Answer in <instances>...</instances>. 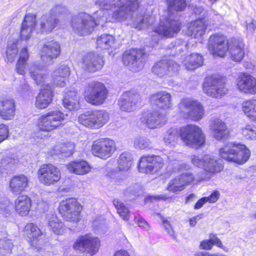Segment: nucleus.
<instances>
[{
  "label": "nucleus",
  "instance_id": "26",
  "mask_svg": "<svg viewBox=\"0 0 256 256\" xmlns=\"http://www.w3.org/2000/svg\"><path fill=\"white\" fill-rule=\"evenodd\" d=\"M204 160L205 164L204 170L207 174L206 176L202 178V180L210 179L214 174L220 172L223 168L220 160L209 155H205Z\"/></svg>",
  "mask_w": 256,
  "mask_h": 256
},
{
  "label": "nucleus",
  "instance_id": "36",
  "mask_svg": "<svg viewBox=\"0 0 256 256\" xmlns=\"http://www.w3.org/2000/svg\"><path fill=\"white\" fill-rule=\"evenodd\" d=\"M214 245L224 250L226 252H228V249L223 246L220 240L217 237L216 234H210L208 240H202L200 242V247L202 250H210Z\"/></svg>",
  "mask_w": 256,
  "mask_h": 256
},
{
  "label": "nucleus",
  "instance_id": "27",
  "mask_svg": "<svg viewBox=\"0 0 256 256\" xmlns=\"http://www.w3.org/2000/svg\"><path fill=\"white\" fill-rule=\"evenodd\" d=\"M140 121L150 128H156L166 122L164 116L158 112L143 114Z\"/></svg>",
  "mask_w": 256,
  "mask_h": 256
},
{
  "label": "nucleus",
  "instance_id": "59",
  "mask_svg": "<svg viewBox=\"0 0 256 256\" xmlns=\"http://www.w3.org/2000/svg\"><path fill=\"white\" fill-rule=\"evenodd\" d=\"M26 63L18 61L16 65V72L21 75H24L26 73Z\"/></svg>",
  "mask_w": 256,
  "mask_h": 256
},
{
  "label": "nucleus",
  "instance_id": "45",
  "mask_svg": "<svg viewBox=\"0 0 256 256\" xmlns=\"http://www.w3.org/2000/svg\"><path fill=\"white\" fill-rule=\"evenodd\" d=\"M96 124V128L102 127L109 120V114L104 110H97L93 112Z\"/></svg>",
  "mask_w": 256,
  "mask_h": 256
},
{
  "label": "nucleus",
  "instance_id": "22",
  "mask_svg": "<svg viewBox=\"0 0 256 256\" xmlns=\"http://www.w3.org/2000/svg\"><path fill=\"white\" fill-rule=\"evenodd\" d=\"M57 8V6L52 8L48 13L40 18L39 26L42 32H50L58 24V20L56 14Z\"/></svg>",
  "mask_w": 256,
  "mask_h": 256
},
{
  "label": "nucleus",
  "instance_id": "25",
  "mask_svg": "<svg viewBox=\"0 0 256 256\" xmlns=\"http://www.w3.org/2000/svg\"><path fill=\"white\" fill-rule=\"evenodd\" d=\"M36 23V15L32 14L26 15L20 28V38L22 40H28L32 37Z\"/></svg>",
  "mask_w": 256,
  "mask_h": 256
},
{
  "label": "nucleus",
  "instance_id": "60",
  "mask_svg": "<svg viewBox=\"0 0 256 256\" xmlns=\"http://www.w3.org/2000/svg\"><path fill=\"white\" fill-rule=\"evenodd\" d=\"M52 76L54 78V82L56 86L63 87L65 86L66 78L54 76V74H52Z\"/></svg>",
  "mask_w": 256,
  "mask_h": 256
},
{
  "label": "nucleus",
  "instance_id": "20",
  "mask_svg": "<svg viewBox=\"0 0 256 256\" xmlns=\"http://www.w3.org/2000/svg\"><path fill=\"white\" fill-rule=\"evenodd\" d=\"M237 89L244 94H256V78L248 74H241L236 79Z\"/></svg>",
  "mask_w": 256,
  "mask_h": 256
},
{
  "label": "nucleus",
  "instance_id": "10",
  "mask_svg": "<svg viewBox=\"0 0 256 256\" xmlns=\"http://www.w3.org/2000/svg\"><path fill=\"white\" fill-rule=\"evenodd\" d=\"M203 90L208 96L214 98L222 97L228 90L224 80L218 76L207 78L203 84Z\"/></svg>",
  "mask_w": 256,
  "mask_h": 256
},
{
  "label": "nucleus",
  "instance_id": "29",
  "mask_svg": "<svg viewBox=\"0 0 256 256\" xmlns=\"http://www.w3.org/2000/svg\"><path fill=\"white\" fill-rule=\"evenodd\" d=\"M210 130L214 138L218 140L226 138L228 134L225 123L218 118L214 119L211 122Z\"/></svg>",
  "mask_w": 256,
  "mask_h": 256
},
{
  "label": "nucleus",
  "instance_id": "30",
  "mask_svg": "<svg viewBox=\"0 0 256 256\" xmlns=\"http://www.w3.org/2000/svg\"><path fill=\"white\" fill-rule=\"evenodd\" d=\"M28 179L24 174L14 176L10 181V191L18 194L24 191L26 188Z\"/></svg>",
  "mask_w": 256,
  "mask_h": 256
},
{
  "label": "nucleus",
  "instance_id": "2",
  "mask_svg": "<svg viewBox=\"0 0 256 256\" xmlns=\"http://www.w3.org/2000/svg\"><path fill=\"white\" fill-rule=\"evenodd\" d=\"M221 158L228 162L242 164L249 159L250 152L244 144L228 142L219 150Z\"/></svg>",
  "mask_w": 256,
  "mask_h": 256
},
{
  "label": "nucleus",
  "instance_id": "33",
  "mask_svg": "<svg viewBox=\"0 0 256 256\" xmlns=\"http://www.w3.org/2000/svg\"><path fill=\"white\" fill-rule=\"evenodd\" d=\"M66 168L70 172L80 175L88 173L91 169L90 164L83 160L72 162L66 165Z\"/></svg>",
  "mask_w": 256,
  "mask_h": 256
},
{
  "label": "nucleus",
  "instance_id": "55",
  "mask_svg": "<svg viewBox=\"0 0 256 256\" xmlns=\"http://www.w3.org/2000/svg\"><path fill=\"white\" fill-rule=\"evenodd\" d=\"M205 155L203 156H192V163L198 168H204L205 164Z\"/></svg>",
  "mask_w": 256,
  "mask_h": 256
},
{
  "label": "nucleus",
  "instance_id": "13",
  "mask_svg": "<svg viewBox=\"0 0 256 256\" xmlns=\"http://www.w3.org/2000/svg\"><path fill=\"white\" fill-rule=\"evenodd\" d=\"M145 52L142 49H130L123 56L124 64L133 72H139L143 68L142 59Z\"/></svg>",
  "mask_w": 256,
  "mask_h": 256
},
{
  "label": "nucleus",
  "instance_id": "3",
  "mask_svg": "<svg viewBox=\"0 0 256 256\" xmlns=\"http://www.w3.org/2000/svg\"><path fill=\"white\" fill-rule=\"evenodd\" d=\"M84 96L86 100L95 106L104 103L108 96V90L102 82L92 81L86 86Z\"/></svg>",
  "mask_w": 256,
  "mask_h": 256
},
{
  "label": "nucleus",
  "instance_id": "9",
  "mask_svg": "<svg viewBox=\"0 0 256 256\" xmlns=\"http://www.w3.org/2000/svg\"><path fill=\"white\" fill-rule=\"evenodd\" d=\"M180 24L178 20L172 18V16H170L168 19L161 22L160 26L156 28L150 34L154 42H158L162 36H172L174 34L180 32Z\"/></svg>",
  "mask_w": 256,
  "mask_h": 256
},
{
  "label": "nucleus",
  "instance_id": "40",
  "mask_svg": "<svg viewBox=\"0 0 256 256\" xmlns=\"http://www.w3.org/2000/svg\"><path fill=\"white\" fill-rule=\"evenodd\" d=\"M244 114L250 120L256 121V100H251L244 102L242 106Z\"/></svg>",
  "mask_w": 256,
  "mask_h": 256
},
{
  "label": "nucleus",
  "instance_id": "28",
  "mask_svg": "<svg viewBox=\"0 0 256 256\" xmlns=\"http://www.w3.org/2000/svg\"><path fill=\"white\" fill-rule=\"evenodd\" d=\"M52 86L49 84L44 86L36 98V106L39 109L47 108L52 102Z\"/></svg>",
  "mask_w": 256,
  "mask_h": 256
},
{
  "label": "nucleus",
  "instance_id": "53",
  "mask_svg": "<svg viewBox=\"0 0 256 256\" xmlns=\"http://www.w3.org/2000/svg\"><path fill=\"white\" fill-rule=\"evenodd\" d=\"M74 148V144L70 142L66 143H62L58 145L55 148L56 154H64L66 155H70L72 153Z\"/></svg>",
  "mask_w": 256,
  "mask_h": 256
},
{
  "label": "nucleus",
  "instance_id": "8",
  "mask_svg": "<svg viewBox=\"0 0 256 256\" xmlns=\"http://www.w3.org/2000/svg\"><path fill=\"white\" fill-rule=\"evenodd\" d=\"M82 210V206L74 198L62 200L58 206L60 213L66 221L70 222H78Z\"/></svg>",
  "mask_w": 256,
  "mask_h": 256
},
{
  "label": "nucleus",
  "instance_id": "58",
  "mask_svg": "<svg viewBox=\"0 0 256 256\" xmlns=\"http://www.w3.org/2000/svg\"><path fill=\"white\" fill-rule=\"evenodd\" d=\"M8 136V126L4 124H0V143L7 138Z\"/></svg>",
  "mask_w": 256,
  "mask_h": 256
},
{
  "label": "nucleus",
  "instance_id": "39",
  "mask_svg": "<svg viewBox=\"0 0 256 256\" xmlns=\"http://www.w3.org/2000/svg\"><path fill=\"white\" fill-rule=\"evenodd\" d=\"M30 77L38 84H41L46 78L42 68L39 65L32 64L29 69Z\"/></svg>",
  "mask_w": 256,
  "mask_h": 256
},
{
  "label": "nucleus",
  "instance_id": "64",
  "mask_svg": "<svg viewBox=\"0 0 256 256\" xmlns=\"http://www.w3.org/2000/svg\"><path fill=\"white\" fill-rule=\"evenodd\" d=\"M207 202L206 197L202 198L200 200H199L195 204L194 206V208L195 210H198L204 204H206Z\"/></svg>",
  "mask_w": 256,
  "mask_h": 256
},
{
  "label": "nucleus",
  "instance_id": "50",
  "mask_svg": "<svg viewBox=\"0 0 256 256\" xmlns=\"http://www.w3.org/2000/svg\"><path fill=\"white\" fill-rule=\"evenodd\" d=\"M185 186L182 180L179 176L170 182L167 189L170 192H176L182 190L184 188Z\"/></svg>",
  "mask_w": 256,
  "mask_h": 256
},
{
  "label": "nucleus",
  "instance_id": "37",
  "mask_svg": "<svg viewBox=\"0 0 256 256\" xmlns=\"http://www.w3.org/2000/svg\"><path fill=\"white\" fill-rule=\"evenodd\" d=\"M183 62L187 70H193L202 65L203 58L201 55L193 53L188 56Z\"/></svg>",
  "mask_w": 256,
  "mask_h": 256
},
{
  "label": "nucleus",
  "instance_id": "19",
  "mask_svg": "<svg viewBox=\"0 0 256 256\" xmlns=\"http://www.w3.org/2000/svg\"><path fill=\"white\" fill-rule=\"evenodd\" d=\"M141 101V96L134 91H126L122 93L118 100L120 109L124 112L133 110L136 104Z\"/></svg>",
  "mask_w": 256,
  "mask_h": 256
},
{
  "label": "nucleus",
  "instance_id": "51",
  "mask_svg": "<svg viewBox=\"0 0 256 256\" xmlns=\"http://www.w3.org/2000/svg\"><path fill=\"white\" fill-rule=\"evenodd\" d=\"M113 204L116 208L120 216L124 220H128L130 218L129 210L124 204L118 200H114Z\"/></svg>",
  "mask_w": 256,
  "mask_h": 256
},
{
  "label": "nucleus",
  "instance_id": "31",
  "mask_svg": "<svg viewBox=\"0 0 256 256\" xmlns=\"http://www.w3.org/2000/svg\"><path fill=\"white\" fill-rule=\"evenodd\" d=\"M15 104L12 100L0 101V116L4 120H12L14 115Z\"/></svg>",
  "mask_w": 256,
  "mask_h": 256
},
{
  "label": "nucleus",
  "instance_id": "5",
  "mask_svg": "<svg viewBox=\"0 0 256 256\" xmlns=\"http://www.w3.org/2000/svg\"><path fill=\"white\" fill-rule=\"evenodd\" d=\"M180 137L188 146H200L205 142V136L201 128L196 125L188 124L180 130Z\"/></svg>",
  "mask_w": 256,
  "mask_h": 256
},
{
  "label": "nucleus",
  "instance_id": "1",
  "mask_svg": "<svg viewBox=\"0 0 256 256\" xmlns=\"http://www.w3.org/2000/svg\"><path fill=\"white\" fill-rule=\"evenodd\" d=\"M97 13L100 18H94L88 14L80 12L73 15L70 20V25L72 31L80 36H87L93 31L94 26L97 25H102L106 20L104 16V11L100 10Z\"/></svg>",
  "mask_w": 256,
  "mask_h": 256
},
{
  "label": "nucleus",
  "instance_id": "56",
  "mask_svg": "<svg viewBox=\"0 0 256 256\" xmlns=\"http://www.w3.org/2000/svg\"><path fill=\"white\" fill-rule=\"evenodd\" d=\"M180 176L182 180V182L185 186L189 184L194 179V177L193 174L192 172H184L182 174H180Z\"/></svg>",
  "mask_w": 256,
  "mask_h": 256
},
{
  "label": "nucleus",
  "instance_id": "48",
  "mask_svg": "<svg viewBox=\"0 0 256 256\" xmlns=\"http://www.w3.org/2000/svg\"><path fill=\"white\" fill-rule=\"evenodd\" d=\"M134 146L140 150L152 148V142L144 136H136L134 142Z\"/></svg>",
  "mask_w": 256,
  "mask_h": 256
},
{
  "label": "nucleus",
  "instance_id": "17",
  "mask_svg": "<svg viewBox=\"0 0 256 256\" xmlns=\"http://www.w3.org/2000/svg\"><path fill=\"white\" fill-rule=\"evenodd\" d=\"M61 51L58 42L52 40L44 44L40 50V58L42 62L48 65L52 64L60 56Z\"/></svg>",
  "mask_w": 256,
  "mask_h": 256
},
{
  "label": "nucleus",
  "instance_id": "35",
  "mask_svg": "<svg viewBox=\"0 0 256 256\" xmlns=\"http://www.w3.org/2000/svg\"><path fill=\"white\" fill-rule=\"evenodd\" d=\"M136 9L127 1L120 6L113 14V18L118 20H123L132 16V12Z\"/></svg>",
  "mask_w": 256,
  "mask_h": 256
},
{
  "label": "nucleus",
  "instance_id": "7",
  "mask_svg": "<svg viewBox=\"0 0 256 256\" xmlns=\"http://www.w3.org/2000/svg\"><path fill=\"white\" fill-rule=\"evenodd\" d=\"M100 246V238L88 233L79 236L74 242L72 248L76 250L93 256L98 252Z\"/></svg>",
  "mask_w": 256,
  "mask_h": 256
},
{
  "label": "nucleus",
  "instance_id": "23",
  "mask_svg": "<svg viewBox=\"0 0 256 256\" xmlns=\"http://www.w3.org/2000/svg\"><path fill=\"white\" fill-rule=\"evenodd\" d=\"M171 98L170 94L160 91L151 96L150 102L153 106L157 108L166 110L172 106Z\"/></svg>",
  "mask_w": 256,
  "mask_h": 256
},
{
  "label": "nucleus",
  "instance_id": "42",
  "mask_svg": "<svg viewBox=\"0 0 256 256\" xmlns=\"http://www.w3.org/2000/svg\"><path fill=\"white\" fill-rule=\"evenodd\" d=\"M18 54V44L15 42H9L7 45L4 56V60L7 62L14 61Z\"/></svg>",
  "mask_w": 256,
  "mask_h": 256
},
{
  "label": "nucleus",
  "instance_id": "38",
  "mask_svg": "<svg viewBox=\"0 0 256 256\" xmlns=\"http://www.w3.org/2000/svg\"><path fill=\"white\" fill-rule=\"evenodd\" d=\"M78 96L77 94L74 92H70L63 100V106L70 110H72L78 108Z\"/></svg>",
  "mask_w": 256,
  "mask_h": 256
},
{
  "label": "nucleus",
  "instance_id": "43",
  "mask_svg": "<svg viewBox=\"0 0 256 256\" xmlns=\"http://www.w3.org/2000/svg\"><path fill=\"white\" fill-rule=\"evenodd\" d=\"M93 112H87L78 117V122L86 127L96 128V124Z\"/></svg>",
  "mask_w": 256,
  "mask_h": 256
},
{
  "label": "nucleus",
  "instance_id": "14",
  "mask_svg": "<svg viewBox=\"0 0 256 256\" xmlns=\"http://www.w3.org/2000/svg\"><path fill=\"white\" fill-rule=\"evenodd\" d=\"M180 66L172 60H162L155 64L152 68V72L162 78L164 76L172 77L176 76Z\"/></svg>",
  "mask_w": 256,
  "mask_h": 256
},
{
  "label": "nucleus",
  "instance_id": "61",
  "mask_svg": "<svg viewBox=\"0 0 256 256\" xmlns=\"http://www.w3.org/2000/svg\"><path fill=\"white\" fill-rule=\"evenodd\" d=\"M220 195L218 191L215 190L209 196L206 197V200L207 202H215L219 198Z\"/></svg>",
  "mask_w": 256,
  "mask_h": 256
},
{
  "label": "nucleus",
  "instance_id": "12",
  "mask_svg": "<svg viewBox=\"0 0 256 256\" xmlns=\"http://www.w3.org/2000/svg\"><path fill=\"white\" fill-rule=\"evenodd\" d=\"M230 41L222 34L211 36L208 42V49L214 56L224 57L228 52Z\"/></svg>",
  "mask_w": 256,
  "mask_h": 256
},
{
  "label": "nucleus",
  "instance_id": "52",
  "mask_svg": "<svg viewBox=\"0 0 256 256\" xmlns=\"http://www.w3.org/2000/svg\"><path fill=\"white\" fill-rule=\"evenodd\" d=\"M241 134L246 139L256 140V126L254 124H246L241 128Z\"/></svg>",
  "mask_w": 256,
  "mask_h": 256
},
{
  "label": "nucleus",
  "instance_id": "49",
  "mask_svg": "<svg viewBox=\"0 0 256 256\" xmlns=\"http://www.w3.org/2000/svg\"><path fill=\"white\" fill-rule=\"evenodd\" d=\"M178 138V132L176 129L169 130L164 138L166 145L174 146L176 143Z\"/></svg>",
  "mask_w": 256,
  "mask_h": 256
},
{
  "label": "nucleus",
  "instance_id": "21",
  "mask_svg": "<svg viewBox=\"0 0 256 256\" xmlns=\"http://www.w3.org/2000/svg\"><path fill=\"white\" fill-rule=\"evenodd\" d=\"M104 64V62L100 56L94 52H90L84 56L82 66L86 70L95 72L100 70Z\"/></svg>",
  "mask_w": 256,
  "mask_h": 256
},
{
  "label": "nucleus",
  "instance_id": "16",
  "mask_svg": "<svg viewBox=\"0 0 256 256\" xmlns=\"http://www.w3.org/2000/svg\"><path fill=\"white\" fill-rule=\"evenodd\" d=\"M164 166L163 159L158 156H146L141 158L138 170L146 174H154L160 170Z\"/></svg>",
  "mask_w": 256,
  "mask_h": 256
},
{
  "label": "nucleus",
  "instance_id": "47",
  "mask_svg": "<svg viewBox=\"0 0 256 256\" xmlns=\"http://www.w3.org/2000/svg\"><path fill=\"white\" fill-rule=\"evenodd\" d=\"M114 38L110 34H103L98 38L97 45L103 49H108L114 44Z\"/></svg>",
  "mask_w": 256,
  "mask_h": 256
},
{
  "label": "nucleus",
  "instance_id": "46",
  "mask_svg": "<svg viewBox=\"0 0 256 256\" xmlns=\"http://www.w3.org/2000/svg\"><path fill=\"white\" fill-rule=\"evenodd\" d=\"M168 6V13L183 10L186 6V0H166Z\"/></svg>",
  "mask_w": 256,
  "mask_h": 256
},
{
  "label": "nucleus",
  "instance_id": "6",
  "mask_svg": "<svg viewBox=\"0 0 256 256\" xmlns=\"http://www.w3.org/2000/svg\"><path fill=\"white\" fill-rule=\"evenodd\" d=\"M64 114L60 110H50L39 117L37 126L41 131L50 132L63 126Z\"/></svg>",
  "mask_w": 256,
  "mask_h": 256
},
{
  "label": "nucleus",
  "instance_id": "34",
  "mask_svg": "<svg viewBox=\"0 0 256 256\" xmlns=\"http://www.w3.org/2000/svg\"><path fill=\"white\" fill-rule=\"evenodd\" d=\"M31 200L26 195L19 196L15 201V208L20 216H26L30 210Z\"/></svg>",
  "mask_w": 256,
  "mask_h": 256
},
{
  "label": "nucleus",
  "instance_id": "62",
  "mask_svg": "<svg viewBox=\"0 0 256 256\" xmlns=\"http://www.w3.org/2000/svg\"><path fill=\"white\" fill-rule=\"evenodd\" d=\"M14 163L15 160L10 157L4 158L1 161V164L4 167H10L14 164Z\"/></svg>",
  "mask_w": 256,
  "mask_h": 256
},
{
  "label": "nucleus",
  "instance_id": "54",
  "mask_svg": "<svg viewBox=\"0 0 256 256\" xmlns=\"http://www.w3.org/2000/svg\"><path fill=\"white\" fill-rule=\"evenodd\" d=\"M52 74L54 76L66 78L70 74V68L68 65L62 64Z\"/></svg>",
  "mask_w": 256,
  "mask_h": 256
},
{
  "label": "nucleus",
  "instance_id": "57",
  "mask_svg": "<svg viewBox=\"0 0 256 256\" xmlns=\"http://www.w3.org/2000/svg\"><path fill=\"white\" fill-rule=\"evenodd\" d=\"M30 55L26 47L22 48L19 53L18 61L26 63L29 59Z\"/></svg>",
  "mask_w": 256,
  "mask_h": 256
},
{
  "label": "nucleus",
  "instance_id": "11",
  "mask_svg": "<svg viewBox=\"0 0 256 256\" xmlns=\"http://www.w3.org/2000/svg\"><path fill=\"white\" fill-rule=\"evenodd\" d=\"M116 150L115 142L108 138H102L94 142L92 152L96 156L106 160L110 157Z\"/></svg>",
  "mask_w": 256,
  "mask_h": 256
},
{
  "label": "nucleus",
  "instance_id": "4",
  "mask_svg": "<svg viewBox=\"0 0 256 256\" xmlns=\"http://www.w3.org/2000/svg\"><path fill=\"white\" fill-rule=\"evenodd\" d=\"M178 106L180 114L184 118H190L196 121L201 120L204 116V106L196 100L190 98H182Z\"/></svg>",
  "mask_w": 256,
  "mask_h": 256
},
{
  "label": "nucleus",
  "instance_id": "41",
  "mask_svg": "<svg viewBox=\"0 0 256 256\" xmlns=\"http://www.w3.org/2000/svg\"><path fill=\"white\" fill-rule=\"evenodd\" d=\"M154 22V18L152 16L144 14L137 17L134 21V26L135 28L142 30L148 28Z\"/></svg>",
  "mask_w": 256,
  "mask_h": 256
},
{
  "label": "nucleus",
  "instance_id": "24",
  "mask_svg": "<svg viewBox=\"0 0 256 256\" xmlns=\"http://www.w3.org/2000/svg\"><path fill=\"white\" fill-rule=\"evenodd\" d=\"M244 44L242 40L231 39L230 40L228 52L231 60L236 62H241L244 56Z\"/></svg>",
  "mask_w": 256,
  "mask_h": 256
},
{
  "label": "nucleus",
  "instance_id": "44",
  "mask_svg": "<svg viewBox=\"0 0 256 256\" xmlns=\"http://www.w3.org/2000/svg\"><path fill=\"white\" fill-rule=\"evenodd\" d=\"M132 158L128 153L122 154L118 160V168L120 171H128L132 164Z\"/></svg>",
  "mask_w": 256,
  "mask_h": 256
},
{
  "label": "nucleus",
  "instance_id": "15",
  "mask_svg": "<svg viewBox=\"0 0 256 256\" xmlns=\"http://www.w3.org/2000/svg\"><path fill=\"white\" fill-rule=\"evenodd\" d=\"M38 176L40 182L46 186L54 184L61 177L59 169L52 164H42L38 170Z\"/></svg>",
  "mask_w": 256,
  "mask_h": 256
},
{
  "label": "nucleus",
  "instance_id": "32",
  "mask_svg": "<svg viewBox=\"0 0 256 256\" xmlns=\"http://www.w3.org/2000/svg\"><path fill=\"white\" fill-rule=\"evenodd\" d=\"M206 28V26L202 20H197L189 24L188 34L196 38H200L204 34Z\"/></svg>",
  "mask_w": 256,
  "mask_h": 256
},
{
  "label": "nucleus",
  "instance_id": "63",
  "mask_svg": "<svg viewBox=\"0 0 256 256\" xmlns=\"http://www.w3.org/2000/svg\"><path fill=\"white\" fill-rule=\"evenodd\" d=\"M48 224H59L60 220L53 214H48L46 217Z\"/></svg>",
  "mask_w": 256,
  "mask_h": 256
},
{
  "label": "nucleus",
  "instance_id": "18",
  "mask_svg": "<svg viewBox=\"0 0 256 256\" xmlns=\"http://www.w3.org/2000/svg\"><path fill=\"white\" fill-rule=\"evenodd\" d=\"M28 242L30 246L40 251L46 242V238L44 234L42 232L37 225H30V228L26 229Z\"/></svg>",
  "mask_w": 256,
  "mask_h": 256
}]
</instances>
